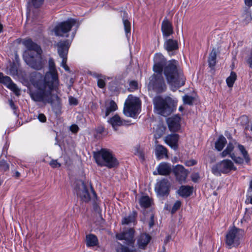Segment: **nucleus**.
<instances>
[{
  "label": "nucleus",
  "mask_w": 252,
  "mask_h": 252,
  "mask_svg": "<svg viewBox=\"0 0 252 252\" xmlns=\"http://www.w3.org/2000/svg\"><path fill=\"white\" fill-rule=\"evenodd\" d=\"M134 230L132 228H129L117 234L116 238L120 240H124L126 244L130 246L134 244Z\"/></svg>",
  "instance_id": "f8f14e48"
},
{
  "label": "nucleus",
  "mask_w": 252,
  "mask_h": 252,
  "mask_svg": "<svg viewBox=\"0 0 252 252\" xmlns=\"http://www.w3.org/2000/svg\"><path fill=\"white\" fill-rule=\"evenodd\" d=\"M58 52L59 56L62 58L61 66L66 64L67 54L69 47V43L67 41L60 42L57 44Z\"/></svg>",
  "instance_id": "ddd939ff"
},
{
  "label": "nucleus",
  "mask_w": 252,
  "mask_h": 252,
  "mask_svg": "<svg viewBox=\"0 0 252 252\" xmlns=\"http://www.w3.org/2000/svg\"><path fill=\"white\" fill-rule=\"evenodd\" d=\"M247 62L249 63L250 67L252 68V50L248 56Z\"/></svg>",
  "instance_id": "8fccbe9b"
},
{
  "label": "nucleus",
  "mask_w": 252,
  "mask_h": 252,
  "mask_svg": "<svg viewBox=\"0 0 252 252\" xmlns=\"http://www.w3.org/2000/svg\"><path fill=\"white\" fill-rule=\"evenodd\" d=\"M69 102L70 105H76L78 104L77 99L72 96L69 97Z\"/></svg>",
  "instance_id": "09e8293b"
},
{
  "label": "nucleus",
  "mask_w": 252,
  "mask_h": 252,
  "mask_svg": "<svg viewBox=\"0 0 252 252\" xmlns=\"http://www.w3.org/2000/svg\"><path fill=\"white\" fill-rule=\"evenodd\" d=\"M97 244V239L93 234H89L86 236V244L88 247L94 246Z\"/></svg>",
  "instance_id": "cd10ccee"
},
{
  "label": "nucleus",
  "mask_w": 252,
  "mask_h": 252,
  "mask_svg": "<svg viewBox=\"0 0 252 252\" xmlns=\"http://www.w3.org/2000/svg\"><path fill=\"white\" fill-rule=\"evenodd\" d=\"M141 101L139 98L129 94L126 100L124 113L127 117H135L140 112Z\"/></svg>",
  "instance_id": "0eeeda50"
},
{
  "label": "nucleus",
  "mask_w": 252,
  "mask_h": 252,
  "mask_svg": "<svg viewBox=\"0 0 252 252\" xmlns=\"http://www.w3.org/2000/svg\"><path fill=\"white\" fill-rule=\"evenodd\" d=\"M79 23L74 19H68L66 21L58 24L53 31L57 36L68 37V32L71 28L75 27L76 29L79 26Z\"/></svg>",
  "instance_id": "6e6552de"
},
{
  "label": "nucleus",
  "mask_w": 252,
  "mask_h": 252,
  "mask_svg": "<svg viewBox=\"0 0 252 252\" xmlns=\"http://www.w3.org/2000/svg\"><path fill=\"white\" fill-rule=\"evenodd\" d=\"M243 17H244V20L246 23L250 22L252 19L251 14L248 11L245 12L243 15Z\"/></svg>",
  "instance_id": "ea45409f"
},
{
  "label": "nucleus",
  "mask_w": 252,
  "mask_h": 252,
  "mask_svg": "<svg viewBox=\"0 0 252 252\" xmlns=\"http://www.w3.org/2000/svg\"><path fill=\"white\" fill-rule=\"evenodd\" d=\"M123 24L126 32V35L127 39L129 38L131 31L130 23L127 20L123 18Z\"/></svg>",
  "instance_id": "473e14b6"
},
{
  "label": "nucleus",
  "mask_w": 252,
  "mask_h": 252,
  "mask_svg": "<svg viewBox=\"0 0 252 252\" xmlns=\"http://www.w3.org/2000/svg\"><path fill=\"white\" fill-rule=\"evenodd\" d=\"M156 155L159 159L164 157L167 158V151L166 148L161 145H158L156 146Z\"/></svg>",
  "instance_id": "b1692460"
},
{
  "label": "nucleus",
  "mask_w": 252,
  "mask_h": 252,
  "mask_svg": "<svg viewBox=\"0 0 252 252\" xmlns=\"http://www.w3.org/2000/svg\"><path fill=\"white\" fill-rule=\"evenodd\" d=\"M192 192V188L189 186H182L178 190V193L183 197L189 196Z\"/></svg>",
  "instance_id": "393cba45"
},
{
  "label": "nucleus",
  "mask_w": 252,
  "mask_h": 252,
  "mask_svg": "<svg viewBox=\"0 0 252 252\" xmlns=\"http://www.w3.org/2000/svg\"><path fill=\"white\" fill-rule=\"evenodd\" d=\"M49 71L44 77L39 73H35L31 79V83L35 88L30 90L32 99L44 104H50L54 110L61 107V99L59 96V80L55 64L53 59L49 60Z\"/></svg>",
  "instance_id": "f257e3e1"
},
{
  "label": "nucleus",
  "mask_w": 252,
  "mask_h": 252,
  "mask_svg": "<svg viewBox=\"0 0 252 252\" xmlns=\"http://www.w3.org/2000/svg\"><path fill=\"white\" fill-rule=\"evenodd\" d=\"M138 83L135 81H131L129 82L128 90L130 92H133L138 89Z\"/></svg>",
  "instance_id": "4c0bfd02"
},
{
  "label": "nucleus",
  "mask_w": 252,
  "mask_h": 252,
  "mask_svg": "<svg viewBox=\"0 0 252 252\" xmlns=\"http://www.w3.org/2000/svg\"><path fill=\"white\" fill-rule=\"evenodd\" d=\"M97 83L100 88H103L105 86V77L103 75L102 77L99 78L97 80Z\"/></svg>",
  "instance_id": "58836bf2"
},
{
  "label": "nucleus",
  "mask_w": 252,
  "mask_h": 252,
  "mask_svg": "<svg viewBox=\"0 0 252 252\" xmlns=\"http://www.w3.org/2000/svg\"><path fill=\"white\" fill-rule=\"evenodd\" d=\"M7 73L11 75H15L17 74V69L15 66L14 65H11L10 66V68L9 69Z\"/></svg>",
  "instance_id": "a18cd8bd"
},
{
  "label": "nucleus",
  "mask_w": 252,
  "mask_h": 252,
  "mask_svg": "<svg viewBox=\"0 0 252 252\" xmlns=\"http://www.w3.org/2000/svg\"><path fill=\"white\" fill-rule=\"evenodd\" d=\"M105 108L102 110L103 117L105 118L111 113L115 111L117 109V105L113 100H107L105 104Z\"/></svg>",
  "instance_id": "412c9836"
},
{
  "label": "nucleus",
  "mask_w": 252,
  "mask_h": 252,
  "mask_svg": "<svg viewBox=\"0 0 252 252\" xmlns=\"http://www.w3.org/2000/svg\"><path fill=\"white\" fill-rule=\"evenodd\" d=\"M92 75L93 77L96 78L97 80L98 79H99V78L102 77V76H103L101 74L98 73H96V72H93V73H92Z\"/></svg>",
  "instance_id": "5fc2aeb1"
},
{
  "label": "nucleus",
  "mask_w": 252,
  "mask_h": 252,
  "mask_svg": "<svg viewBox=\"0 0 252 252\" xmlns=\"http://www.w3.org/2000/svg\"><path fill=\"white\" fill-rule=\"evenodd\" d=\"M62 67L66 70V71H69V67H68V66L66 64V65H63V66H62Z\"/></svg>",
  "instance_id": "bf43d9fd"
},
{
  "label": "nucleus",
  "mask_w": 252,
  "mask_h": 252,
  "mask_svg": "<svg viewBox=\"0 0 252 252\" xmlns=\"http://www.w3.org/2000/svg\"><path fill=\"white\" fill-rule=\"evenodd\" d=\"M180 120V117L177 115L167 119V123L170 131H176L180 129L181 126Z\"/></svg>",
  "instance_id": "dca6fc26"
},
{
  "label": "nucleus",
  "mask_w": 252,
  "mask_h": 252,
  "mask_svg": "<svg viewBox=\"0 0 252 252\" xmlns=\"http://www.w3.org/2000/svg\"><path fill=\"white\" fill-rule=\"evenodd\" d=\"M107 122L112 126L115 131H117L119 127L126 125V121L122 119L117 115H115L109 119L107 120Z\"/></svg>",
  "instance_id": "6ab92c4d"
},
{
  "label": "nucleus",
  "mask_w": 252,
  "mask_h": 252,
  "mask_svg": "<svg viewBox=\"0 0 252 252\" xmlns=\"http://www.w3.org/2000/svg\"><path fill=\"white\" fill-rule=\"evenodd\" d=\"M136 215V212H133L128 216L124 217L123 219L122 220V223L123 224H127L129 223L134 222L135 220Z\"/></svg>",
  "instance_id": "7c9ffc66"
},
{
  "label": "nucleus",
  "mask_w": 252,
  "mask_h": 252,
  "mask_svg": "<svg viewBox=\"0 0 252 252\" xmlns=\"http://www.w3.org/2000/svg\"><path fill=\"white\" fill-rule=\"evenodd\" d=\"M134 153L135 155H137L140 158L142 159L144 158V154L140 148H135Z\"/></svg>",
  "instance_id": "c03bdc74"
},
{
  "label": "nucleus",
  "mask_w": 252,
  "mask_h": 252,
  "mask_svg": "<svg viewBox=\"0 0 252 252\" xmlns=\"http://www.w3.org/2000/svg\"><path fill=\"white\" fill-rule=\"evenodd\" d=\"M155 64L153 70L157 74H154L150 79L148 88L157 93L165 91L166 87L161 75L163 70L167 83L172 89H177L184 85L186 78L180 68L179 63L175 60H171L165 63L161 54H157L154 58Z\"/></svg>",
  "instance_id": "f03ea898"
},
{
  "label": "nucleus",
  "mask_w": 252,
  "mask_h": 252,
  "mask_svg": "<svg viewBox=\"0 0 252 252\" xmlns=\"http://www.w3.org/2000/svg\"><path fill=\"white\" fill-rule=\"evenodd\" d=\"M230 158L236 163L238 164H242L245 161L244 158H242L240 157H237L235 154L231 155Z\"/></svg>",
  "instance_id": "e433bc0d"
},
{
  "label": "nucleus",
  "mask_w": 252,
  "mask_h": 252,
  "mask_svg": "<svg viewBox=\"0 0 252 252\" xmlns=\"http://www.w3.org/2000/svg\"><path fill=\"white\" fill-rule=\"evenodd\" d=\"M237 75L234 72H231L230 75L226 79V83L229 88H231L236 80Z\"/></svg>",
  "instance_id": "72a5a7b5"
},
{
  "label": "nucleus",
  "mask_w": 252,
  "mask_h": 252,
  "mask_svg": "<svg viewBox=\"0 0 252 252\" xmlns=\"http://www.w3.org/2000/svg\"><path fill=\"white\" fill-rule=\"evenodd\" d=\"M246 202L252 204V191H248Z\"/></svg>",
  "instance_id": "49530a36"
},
{
  "label": "nucleus",
  "mask_w": 252,
  "mask_h": 252,
  "mask_svg": "<svg viewBox=\"0 0 252 252\" xmlns=\"http://www.w3.org/2000/svg\"><path fill=\"white\" fill-rule=\"evenodd\" d=\"M226 138L223 136H220L215 143L216 149L219 151H221L226 144Z\"/></svg>",
  "instance_id": "bb28decb"
},
{
  "label": "nucleus",
  "mask_w": 252,
  "mask_h": 252,
  "mask_svg": "<svg viewBox=\"0 0 252 252\" xmlns=\"http://www.w3.org/2000/svg\"><path fill=\"white\" fill-rule=\"evenodd\" d=\"M38 119L41 122L43 123L45 122L46 121V117L43 114H39Z\"/></svg>",
  "instance_id": "603ef678"
},
{
  "label": "nucleus",
  "mask_w": 252,
  "mask_h": 252,
  "mask_svg": "<svg viewBox=\"0 0 252 252\" xmlns=\"http://www.w3.org/2000/svg\"><path fill=\"white\" fill-rule=\"evenodd\" d=\"M164 48L168 52L169 55L172 56L178 49V43L176 40L173 39H166L164 43Z\"/></svg>",
  "instance_id": "f3484780"
},
{
  "label": "nucleus",
  "mask_w": 252,
  "mask_h": 252,
  "mask_svg": "<svg viewBox=\"0 0 252 252\" xmlns=\"http://www.w3.org/2000/svg\"><path fill=\"white\" fill-rule=\"evenodd\" d=\"M15 175L17 177H18L20 176V173L18 172H16L15 173Z\"/></svg>",
  "instance_id": "0e129e2a"
},
{
  "label": "nucleus",
  "mask_w": 252,
  "mask_h": 252,
  "mask_svg": "<svg viewBox=\"0 0 252 252\" xmlns=\"http://www.w3.org/2000/svg\"><path fill=\"white\" fill-rule=\"evenodd\" d=\"M177 102V100L169 96H157L153 100L155 111L158 114L164 116L169 115L173 111Z\"/></svg>",
  "instance_id": "20e7f679"
},
{
  "label": "nucleus",
  "mask_w": 252,
  "mask_h": 252,
  "mask_svg": "<svg viewBox=\"0 0 252 252\" xmlns=\"http://www.w3.org/2000/svg\"><path fill=\"white\" fill-rule=\"evenodd\" d=\"M9 105H10L11 108L12 109L14 110L15 109V106L14 104L13 101L12 100H10L9 101Z\"/></svg>",
  "instance_id": "13d9d810"
},
{
  "label": "nucleus",
  "mask_w": 252,
  "mask_h": 252,
  "mask_svg": "<svg viewBox=\"0 0 252 252\" xmlns=\"http://www.w3.org/2000/svg\"><path fill=\"white\" fill-rule=\"evenodd\" d=\"M179 136L177 134H171L167 135L164 138V142L174 150H176L178 148V142Z\"/></svg>",
  "instance_id": "4be33fe9"
},
{
  "label": "nucleus",
  "mask_w": 252,
  "mask_h": 252,
  "mask_svg": "<svg viewBox=\"0 0 252 252\" xmlns=\"http://www.w3.org/2000/svg\"><path fill=\"white\" fill-rule=\"evenodd\" d=\"M94 158L97 164L101 166L112 168L116 167L119 164L113 155L105 149H102L95 153Z\"/></svg>",
  "instance_id": "39448f33"
},
{
  "label": "nucleus",
  "mask_w": 252,
  "mask_h": 252,
  "mask_svg": "<svg viewBox=\"0 0 252 252\" xmlns=\"http://www.w3.org/2000/svg\"><path fill=\"white\" fill-rule=\"evenodd\" d=\"M3 30V26L0 23V33L2 32Z\"/></svg>",
  "instance_id": "e2e57ef3"
},
{
  "label": "nucleus",
  "mask_w": 252,
  "mask_h": 252,
  "mask_svg": "<svg viewBox=\"0 0 252 252\" xmlns=\"http://www.w3.org/2000/svg\"><path fill=\"white\" fill-rule=\"evenodd\" d=\"M22 43L27 49L24 54V60L26 63L35 69H41L43 64L40 47L30 38L24 40Z\"/></svg>",
  "instance_id": "7ed1b4c3"
},
{
  "label": "nucleus",
  "mask_w": 252,
  "mask_h": 252,
  "mask_svg": "<svg viewBox=\"0 0 252 252\" xmlns=\"http://www.w3.org/2000/svg\"><path fill=\"white\" fill-rule=\"evenodd\" d=\"M44 0H32V2L34 7H37L41 5Z\"/></svg>",
  "instance_id": "de8ad7c7"
},
{
  "label": "nucleus",
  "mask_w": 252,
  "mask_h": 252,
  "mask_svg": "<svg viewBox=\"0 0 252 252\" xmlns=\"http://www.w3.org/2000/svg\"><path fill=\"white\" fill-rule=\"evenodd\" d=\"M217 51L213 49L210 53L208 58V63L210 67H214L216 63Z\"/></svg>",
  "instance_id": "c85d7f7f"
},
{
  "label": "nucleus",
  "mask_w": 252,
  "mask_h": 252,
  "mask_svg": "<svg viewBox=\"0 0 252 252\" xmlns=\"http://www.w3.org/2000/svg\"><path fill=\"white\" fill-rule=\"evenodd\" d=\"M236 168L233 162L230 159H223L213 166L212 172L215 175H220L221 173H227L231 170H236Z\"/></svg>",
  "instance_id": "9d476101"
},
{
  "label": "nucleus",
  "mask_w": 252,
  "mask_h": 252,
  "mask_svg": "<svg viewBox=\"0 0 252 252\" xmlns=\"http://www.w3.org/2000/svg\"><path fill=\"white\" fill-rule=\"evenodd\" d=\"M245 3L249 7L252 6V0H245Z\"/></svg>",
  "instance_id": "4d7b16f0"
},
{
  "label": "nucleus",
  "mask_w": 252,
  "mask_h": 252,
  "mask_svg": "<svg viewBox=\"0 0 252 252\" xmlns=\"http://www.w3.org/2000/svg\"><path fill=\"white\" fill-rule=\"evenodd\" d=\"M151 237L147 234L142 233L136 238V247L139 249H145L151 240Z\"/></svg>",
  "instance_id": "a211bd4d"
},
{
  "label": "nucleus",
  "mask_w": 252,
  "mask_h": 252,
  "mask_svg": "<svg viewBox=\"0 0 252 252\" xmlns=\"http://www.w3.org/2000/svg\"><path fill=\"white\" fill-rule=\"evenodd\" d=\"M183 100L185 104L191 105L193 102L194 98L188 95H185L183 97Z\"/></svg>",
  "instance_id": "c9c22d12"
},
{
  "label": "nucleus",
  "mask_w": 252,
  "mask_h": 252,
  "mask_svg": "<svg viewBox=\"0 0 252 252\" xmlns=\"http://www.w3.org/2000/svg\"><path fill=\"white\" fill-rule=\"evenodd\" d=\"M89 190L94 193L92 187L88 183H86L82 180L76 182L75 190L78 196L84 202H88L91 199Z\"/></svg>",
  "instance_id": "1a4fd4ad"
},
{
  "label": "nucleus",
  "mask_w": 252,
  "mask_h": 252,
  "mask_svg": "<svg viewBox=\"0 0 252 252\" xmlns=\"http://www.w3.org/2000/svg\"><path fill=\"white\" fill-rule=\"evenodd\" d=\"M170 186L168 181L163 179L157 183L155 189L158 196H166L169 194Z\"/></svg>",
  "instance_id": "9b49d317"
},
{
  "label": "nucleus",
  "mask_w": 252,
  "mask_h": 252,
  "mask_svg": "<svg viewBox=\"0 0 252 252\" xmlns=\"http://www.w3.org/2000/svg\"><path fill=\"white\" fill-rule=\"evenodd\" d=\"M248 191H252V180L251 181L250 183V187Z\"/></svg>",
  "instance_id": "052dcab7"
},
{
  "label": "nucleus",
  "mask_w": 252,
  "mask_h": 252,
  "mask_svg": "<svg viewBox=\"0 0 252 252\" xmlns=\"http://www.w3.org/2000/svg\"><path fill=\"white\" fill-rule=\"evenodd\" d=\"M197 175H194L192 176V179L193 181H196V180L197 178Z\"/></svg>",
  "instance_id": "680f3d73"
},
{
  "label": "nucleus",
  "mask_w": 252,
  "mask_h": 252,
  "mask_svg": "<svg viewBox=\"0 0 252 252\" xmlns=\"http://www.w3.org/2000/svg\"><path fill=\"white\" fill-rule=\"evenodd\" d=\"M49 165L52 167V168H59L61 166V164L60 163L58 162L57 160L55 159H52L50 162H49Z\"/></svg>",
  "instance_id": "a19ab883"
},
{
  "label": "nucleus",
  "mask_w": 252,
  "mask_h": 252,
  "mask_svg": "<svg viewBox=\"0 0 252 252\" xmlns=\"http://www.w3.org/2000/svg\"><path fill=\"white\" fill-rule=\"evenodd\" d=\"M163 130L162 129H161V131L158 132V131L156 132L157 133H156L155 134V136L156 137V138H159L161 136V135H162L163 134Z\"/></svg>",
  "instance_id": "6e6d98bb"
},
{
  "label": "nucleus",
  "mask_w": 252,
  "mask_h": 252,
  "mask_svg": "<svg viewBox=\"0 0 252 252\" xmlns=\"http://www.w3.org/2000/svg\"><path fill=\"white\" fill-rule=\"evenodd\" d=\"M161 31L164 38H167L173 33L172 24L167 19L162 22Z\"/></svg>",
  "instance_id": "aec40b11"
},
{
  "label": "nucleus",
  "mask_w": 252,
  "mask_h": 252,
  "mask_svg": "<svg viewBox=\"0 0 252 252\" xmlns=\"http://www.w3.org/2000/svg\"><path fill=\"white\" fill-rule=\"evenodd\" d=\"M181 205V202L180 201H176L172 208L171 213L172 214L174 213L178 209H179Z\"/></svg>",
  "instance_id": "79ce46f5"
},
{
  "label": "nucleus",
  "mask_w": 252,
  "mask_h": 252,
  "mask_svg": "<svg viewBox=\"0 0 252 252\" xmlns=\"http://www.w3.org/2000/svg\"><path fill=\"white\" fill-rule=\"evenodd\" d=\"M0 83L13 91L16 95H20V90L16 84L12 82L9 77L4 76L2 73H0Z\"/></svg>",
  "instance_id": "4468645a"
},
{
  "label": "nucleus",
  "mask_w": 252,
  "mask_h": 252,
  "mask_svg": "<svg viewBox=\"0 0 252 252\" xmlns=\"http://www.w3.org/2000/svg\"><path fill=\"white\" fill-rule=\"evenodd\" d=\"M177 180L182 183L185 182L188 174V171L181 165H177L174 168Z\"/></svg>",
  "instance_id": "2eb2a0df"
},
{
  "label": "nucleus",
  "mask_w": 252,
  "mask_h": 252,
  "mask_svg": "<svg viewBox=\"0 0 252 252\" xmlns=\"http://www.w3.org/2000/svg\"><path fill=\"white\" fill-rule=\"evenodd\" d=\"M135 251L136 249L133 246L130 248L127 246H121L117 249V252H135Z\"/></svg>",
  "instance_id": "f704fd0d"
},
{
  "label": "nucleus",
  "mask_w": 252,
  "mask_h": 252,
  "mask_svg": "<svg viewBox=\"0 0 252 252\" xmlns=\"http://www.w3.org/2000/svg\"><path fill=\"white\" fill-rule=\"evenodd\" d=\"M8 164L4 160L0 161V169L2 171H6L8 169Z\"/></svg>",
  "instance_id": "37998d69"
},
{
  "label": "nucleus",
  "mask_w": 252,
  "mask_h": 252,
  "mask_svg": "<svg viewBox=\"0 0 252 252\" xmlns=\"http://www.w3.org/2000/svg\"><path fill=\"white\" fill-rule=\"evenodd\" d=\"M75 33V31L74 32H72V34L71 35L72 38H73V37L74 36Z\"/></svg>",
  "instance_id": "338daca9"
},
{
  "label": "nucleus",
  "mask_w": 252,
  "mask_h": 252,
  "mask_svg": "<svg viewBox=\"0 0 252 252\" xmlns=\"http://www.w3.org/2000/svg\"><path fill=\"white\" fill-rule=\"evenodd\" d=\"M196 163V161L195 160L191 159L188 160L186 162L185 164L187 166H190L195 165Z\"/></svg>",
  "instance_id": "3c124183"
},
{
  "label": "nucleus",
  "mask_w": 252,
  "mask_h": 252,
  "mask_svg": "<svg viewBox=\"0 0 252 252\" xmlns=\"http://www.w3.org/2000/svg\"><path fill=\"white\" fill-rule=\"evenodd\" d=\"M158 174L161 175H168L171 171L170 165L165 162L161 163L157 168Z\"/></svg>",
  "instance_id": "5701e85b"
},
{
  "label": "nucleus",
  "mask_w": 252,
  "mask_h": 252,
  "mask_svg": "<svg viewBox=\"0 0 252 252\" xmlns=\"http://www.w3.org/2000/svg\"><path fill=\"white\" fill-rule=\"evenodd\" d=\"M245 235L244 231L235 227L230 228L225 235V244L229 249L237 247L242 243Z\"/></svg>",
  "instance_id": "423d86ee"
},
{
  "label": "nucleus",
  "mask_w": 252,
  "mask_h": 252,
  "mask_svg": "<svg viewBox=\"0 0 252 252\" xmlns=\"http://www.w3.org/2000/svg\"><path fill=\"white\" fill-rule=\"evenodd\" d=\"M238 148L240 152L241 155L243 156L245 161L247 163H248L250 160V158L247 151L245 147L242 145H238Z\"/></svg>",
  "instance_id": "2f4dec72"
},
{
  "label": "nucleus",
  "mask_w": 252,
  "mask_h": 252,
  "mask_svg": "<svg viewBox=\"0 0 252 252\" xmlns=\"http://www.w3.org/2000/svg\"><path fill=\"white\" fill-rule=\"evenodd\" d=\"M78 127L77 125H73L70 126V129L73 132H76L78 130Z\"/></svg>",
  "instance_id": "864d4df0"
},
{
  "label": "nucleus",
  "mask_w": 252,
  "mask_h": 252,
  "mask_svg": "<svg viewBox=\"0 0 252 252\" xmlns=\"http://www.w3.org/2000/svg\"><path fill=\"white\" fill-rule=\"evenodd\" d=\"M140 206L142 208L150 207L152 204V200L148 196H142L139 201Z\"/></svg>",
  "instance_id": "a878e982"
},
{
  "label": "nucleus",
  "mask_w": 252,
  "mask_h": 252,
  "mask_svg": "<svg viewBox=\"0 0 252 252\" xmlns=\"http://www.w3.org/2000/svg\"><path fill=\"white\" fill-rule=\"evenodd\" d=\"M234 145L232 143L230 142L227 146L225 150L221 153V156L222 158L226 156H229L230 157L231 155L235 154L232 153L234 150Z\"/></svg>",
  "instance_id": "c756f323"
},
{
  "label": "nucleus",
  "mask_w": 252,
  "mask_h": 252,
  "mask_svg": "<svg viewBox=\"0 0 252 252\" xmlns=\"http://www.w3.org/2000/svg\"><path fill=\"white\" fill-rule=\"evenodd\" d=\"M149 225H150V227H152L153 225V221L150 222L149 223Z\"/></svg>",
  "instance_id": "69168bd1"
}]
</instances>
